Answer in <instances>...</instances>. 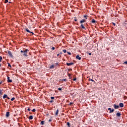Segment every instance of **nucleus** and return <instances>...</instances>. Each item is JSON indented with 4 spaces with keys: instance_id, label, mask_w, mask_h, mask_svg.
<instances>
[{
    "instance_id": "obj_24",
    "label": "nucleus",
    "mask_w": 127,
    "mask_h": 127,
    "mask_svg": "<svg viewBox=\"0 0 127 127\" xmlns=\"http://www.w3.org/2000/svg\"><path fill=\"white\" fill-rule=\"evenodd\" d=\"M89 81H91V82H94V80L93 79H92L91 78H89Z\"/></svg>"
},
{
    "instance_id": "obj_18",
    "label": "nucleus",
    "mask_w": 127,
    "mask_h": 127,
    "mask_svg": "<svg viewBox=\"0 0 127 127\" xmlns=\"http://www.w3.org/2000/svg\"><path fill=\"white\" fill-rule=\"evenodd\" d=\"M3 92H2V90H1V89H0V95H2Z\"/></svg>"
},
{
    "instance_id": "obj_46",
    "label": "nucleus",
    "mask_w": 127,
    "mask_h": 127,
    "mask_svg": "<svg viewBox=\"0 0 127 127\" xmlns=\"http://www.w3.org/2000/svg\"><path fill=\"white\" fill-rule=\"evenodd\" d=\"M1 66V64H0V67Z\"/></svg>"
},
{
    "instance_id": "obj_15",
    "label": "nucleus",
    "mask_w": 127,
    "mask_h": 127,
    "mask_svg": "<svg viewBox=\"0 0 127 127\" xmlns=\"http://www.w3.org/2000/svg\"><path fill=\"white\" fill-rule=\"evenodd\" d=\"M29 120H33V116H30L28 118Z\"/></svg>"
},
{
    "instance_id": "obj_29",
    "label": "nucleus",
    "mask_w": 127,
    "mask_h": 127,
    "mask_svg": "<svg viewBox=\"0 0 127 127\" xmlns=\"http://www.w3.org/2000/svg\"><path fill=\"white\" fill-rule=\"evenodd\" d=\"M8 2V0H5V3Z\"/></svg>"
},
{
    "instance_id": "obj_17",
    "label": "nucleus",
    "mask_w": 127,
    "mask_h": 127,
    "mask_svg": "<svg viewBox=\"0 0 127 127\" xmlns=\"http://www.w3.org/2000/svg\"><path fill=\"white\" fill-rule=\"evenodd\" d=\"M53 68H54V65H52L50 66V69H53Z\"/></svg>"
},
{
    "instance_id": "obj_25",
    "label": "nucleus",
    "mask_w": 127,
    "mask_h": 127,
    "mask_svg": "<svg viewBox=\"0 0 127 127\" xmlns=\"http://www.w3.org/2000/svg\"><path fill=\"white\" fill-rule=\"evenodd\" d=\"M63 51L64 53H66V52H67V51L66 50H63Z\"/></svg>"
},
{
    "instance_id": "obj_9",
    "label": "nucleus",
    "mask_w": 127,
    "mask_h": 127,
    "mask_svg": "<svg viewBox=\"0 0 127 127\" xmlns=\"http://www.w3.org/2000/svg\"><path fill=\"white\" fill-rule=\"evenodd\" d=\"M114 108L115 109H119V108H120V106L119 105H116V104H114Z\"/></svg>"
},
{
    "instance_id": "obj_31",
    "label": "nucleus",
    "mask_w": 127,
    "mask_h": 127,
    "mask_svg": "<svg viewBox=\"0 0 127 127\" xmlns=\"http://www.w3.org/2000/svg\"><path fill=\"white\" fill-rule=\"evenodd\" d=\"M67 53L68 55H71V53L67 52Z\"/></svg>"
},
{
    "instance_id": "obj_23",
    "label": "nucleus",
    "mask_w": 127,
    "mask_h": 127,
    "mask_svg": "<svg viewBox=\"0 0 127 127\" xmlns=\"http://www.w3.org/2000/svg\"><path fill=\"white\" fill-rule=\"evenodd\" d=\"M1 60H2V57L0 56V62H1Z\"/></svg>"
},
{
    "instance_id": "obj_42",
    "label": "nucleus",
    "mask_w": 127,
    "mask_h": 127,
    "mask_svg": "<svg viewBox=\"0 0 127 127\" xmlns=\"http://www.w3.org/2000/svg\"><path fill=\"white\" fill-rule=\"evenodd\" d=\"M77 21V20L76 18L74 19V21Z\"/></svg>"
},
{
    "instance_id": "obj_10",
    "label": "nucleus",
    "mask_w": 127,
    "mask_h": 127,
    "mask_svg": "<svg viewBox=\"0 0 127 127\" xmlns=\"http://www.w3.org/2000/svg\"><path fill=\"white\" fill-rule=\"evenodd\" d=\"M119 106H120V108H124V103H120L119 104Z\"/></svg>"
},
{
    "instance_id": "obj_37",
    "label": "nucleus",
    "mask_w": 127,
    "mask_h": 127,
    "mask_svg": "<svg viewBox=\"0 0 127 127\" xmlns=\"http://www.w3.org/2000/svg\"><path fill=\"white\" fill-rule=\"evenodd\" d=\"M112 24H113V25H114V26H116V23L113 22V23H112Z\"/></svg>"
},
{
    "instance_id": "obj_38",
    "label": "nucleus",
    "mask_w": 127,
    "mask_h": 127,
    "mask_svg": "<svg viewBox=\"0 0 127 127\" xmlns=\"http://www.w3.org/2000/svg\"><path fill=\"white\" fill-rule=\"evenodd\" d=\"M27 111H28L29 112H30L31 110L29 108H28Z\"/></svg>"
},
{
    "instance_id": "obj_2",
    "label": "nucleus",
    "mask_w": 127,
    "mask_h": 127,
    "mask_svg": "<svg viewBox=\"0 0 127 127\" xmlns=\"http://www.w3.org/2000/svg\"><path fill=\"white\" fill-rule=\"evenodd\" d=\"M84 22H86V20L85 19H82L80 21V23H81V27L83 29H85V27L84 26V25H83V23Z\"/></svg>"
},
{
    "instance_id": "obj_21",
    "label": "nucleus",
    "mask_w": 127,
    "mask_h": 127,
    "mask_svg": "<svg viewBox=\"0 0 127 127\" xmlns=\"http://www.w3.org/2000/svg\"><path fill=\"white\" fill-rule=\"evenodd\" d=\"M14 100H15V98L13 97L11 99V101H14Z\"/></svg>"
},
{
    "instance_id": "obj_20",
    "label": "nucleus",
    "mask_w": 127,
    "mask_h": 127,
    "mask_svg": "<svg viewBox=\"0 0 127 127\" xmlns=\"http://www.w3.org/2000/svg\"><path fill=\"white\" fill-rule=\"evenodd\" d=\"M127 96H124V100H127Z\"/></svg>"
},
{
    "instance_id": "obj_44",
    "label": "nucleus",
    "mask_w": 127,
    "mask_h": 127,
    "mask_svg": "<svg viewBox=\"0 0 127 127\" xmlns=\"http://www.w3.org/2000/svg\"><path fill=\"white\" fill-rule=\"evenodd\" d=\"M56 65H58V63H56Z\"/></svg>"
},
{
    "instance_id": "obj_27",
    "label": "nucleus",
    "mask_w": 127,
    "mask_h": 127,
    "mask_svg": "<svg viewBox=\"0 0 127 127\" xmlns=\"http://www.w3.org/2000/svg\"><path fill=\"white\" fill-rule=\"evenodd\" d=\"M32 112H36V110H35V109H33L32 110Z\"/></svg>"
},
{
    "instance_id": "obj_36",
    "label": "nucleus",
    "mask_w": 127,
    "mask_h": 127,
    "mask_svg": "<svg viewBox=\"0 0 127 127\" xmlns=\"http://www.w3.org/2000/svg\"><path fill=\"white\" fill-rule=\"evenodd\" d=\"M84 17L86 19H87V15H85L84 16Z\"/></svg>"
},
{
    "instance_id": "obj_32",
    "label": "nucleus",
    "mask_w": 127,
    "mask_h": 127,
    "mask_svg": "<svg viewBox=\"0 0 127 127\" xmlns=\"http://www.w3.org/2000/svg\"><path fill=\"white\" fill-rule=\"evenodd\" d=\"M62 81H64L66 82V81H67V79L65 78L62 80Z\"/></svg>"
},
{
    "instance_id": "obj_4",
    "label": "nucleus",
    "mask_w": 127,
    "mask_h": 127,
    "mask_svg": "<svg viewBox=\"0 0 127 127\" xmlns=\"http://www.w3.org/2000/svg\"><path fill=\"white\" fill-rule=\"evenodd\" d=\"M108 111H110L109 112L110 114H112V113H114V111H115V110L112 109V108H108Z\"/></svg>"
},
{
    "instance_id": "obj_47",
    "label": "nucleus",
    "mask_w": 127,
    "mask_h": 127,
    "mask_svg": "<svg viewBox=\"0 0 127 127\" xmlns=\"http://www.w3.org/2000/svg\"><path fill=\"white\" fill-rule=\"evenodd\" d=\"M70 74H69V76H70Z\"/></svg>"
},
{
    "instance_id": "obj_11",
    "label": "nucleus",
    "mask_w": 127,
    "mask_h": 127,
    "mask_svg": "<svg viewBox=\"0 0 127 127\" xmlns=\"http://www.w3.org/2000/svg\"><path fill=\"white\" fill-rule=\"evenodd\" d=\"M76 59H78V60H81V57H80V56H79V55H77L76 56Z\"/></svg>"
},
{
    "instance_id": "obj_39",
    "label": "nucleus",
    "mask_w": 127,
    "mask_h": 127,
    "mask_svg": "<svg viewBox=\"0 0 127 127\" xmlns=\"http://www.w3.org/2000/svg\"><path fill=\"white\" fill-rule=\"evenodd\" d=\"M88 55H90V56H91V55H92V53H88Z\"/></svg>"
},
{
    "instance_id": "obj_5",
    "label": "nucleus",
    "mask_w": 127,
    "mask_h": 127,
    "mask_svg": "<svg viewBox=\"0 0 127 127\" xmlns=\"http://www.w3.org/2000/svg\"><path fill=\"white\" fill-rule=\"evenodd\" d=\"M6 98V99H7L8 100H10V98H9V97H8L7 96V95L6 94H4L3 96V99H5Z\"/></svg>"
},
{
    "instance_id": "obj_13",
    "label": "nucleus",
    "mask_w": 127,
    "mask_h": 127,
    "mask_svg": "<svg viewBox=\"0 0 127 127\" xmlns=\"http://www.w3.org/2000/svg\"><path fill=\"white\" fill-rule=\"evenodd\" d=\"M59 113V110L57 109V111H56V113L55 114L56 116H58Z\"/></svg>"
},
{
    "instance_id": "obj_14",
    "label": "nucleus",
    "mask_w": 127,
    "mask_h": 127,
    "mask_svg": "<svg viewBox=\"0 0 127 127\" xmlns=\"http://www.w3.org/2000/svg\"><path fill=\"white\" fill-rule=\"evenodd\" d=\"M6 117H9V112H7L6 113Z\"/></svg>"
},
{
    "instance_id": "obj_40",
    "label": "nucleus",
    "mask_w": 127,
    "mask_h": 127,
    "mask_svg": "<svg viewBox=\"0 0 127 127\" xmlns=\"http://www.w3.org/2000/svg\"><path fill=\"white\" fill-rule=\"evenodd\" d=\"M60 55V54H57V57H59Z\"/></svg>"
},
{
    "instance_id": "obj_45",
    "label": "nucleus",
    "mask_w": 127,
    "mask_h": 127,
    "mask_svg": "<svg viewBox=\"0 0 127 127\" xmlns=\"http://www.w3.org/2000/svg\"><path fill=\"white\" fill-rule=\"evenodd\" d=\"M62 54V53H60V54Z\"/></svg>"
},
{
    "instance_id": "obj_28",
    "label": "nucleus",
    "mask_w": 127,
    "mask_h": 127,
    "mask_svg": "<svg viewBox=\"0 0 127 127\" xmlns=\"http://www.w3.org/2000/svg\"><path fill=\"white\" fill-rule=\"evenodd\" d=\"M58 90H59V91H62V88H59Z\"/></svg>"
},
{
    "instance_id": "obj_30",
    "label": "nucleus",
    "mask_w": 127,
    "mask_h": 127,
    "mask_svg": "<svg viewBox=\"0 0 127 127\" xmlns=\"http://www.w3.org/2000/svg\"><path fill=\"white\" fill-rule=\"evenodd\" d=\"M71 105H73V103L70 102V103L68 104V106H71Z\"/></svg>"
},
{
    "instance_id": "obj_22",
    "label": "nucleus",
    "mask_w": 127,
    "mask_h": 127,
    "mask_svg": "<svg viewBox=\"0 0 127 127\" xmlns=\"http://www.w3.org/2000/svg\"><path fill=\"white\" fill-rule=\"evenodd\" d=\"M67 125L68 126V127H70V123L67 122Z\"/></svg>"
},
{
    "instance_id": "obj_41",
    "label": "nucleus",
    "mask_w": 127,
    "mask_h": 127,
    "mask_svg": "<svg viewBox=\"0 0 127 127\" xmlns=\"http://www.w3.org/2000/svg\"><path fill=\"white\" fill-rule=\"evenodd\" d=\"M2 83V81H1L0 82V85H1Z\"/></svg>"
},
{
    "instance_id": "obj_12",
    "label": "nucleus",
    "mask_w": 127,
    "mask_h": 127,
    "mask_svg": "<svg viewBox=\"0 0 127 127\" xmlns=\"http://www.w3.org/2000/svg\"><path fill=\"white\" fill-rule=\"evenodd\" d=\"M91 22L92 23H97V21L93 19L92 20Z\"/></svg>"
},
{
    "instance_id": "obj_6",
    "label": "nucleus",
    "mask_w": 127,
    "mask_h": 127,
    "mask_svg": "<svg viewBox=\"0 0 127 127\" xmlns=\"http://www.w3.org/2000/svg\"><path fill=\"white\" fill-rule=\"evenodd\" d=\"M8 54L12 58L13 57V56L12 55V54L11 53V52L10 51H8Z\"/></svg>"
},
{
    "instance_id": "obj_35",
    "label": "nucleus",
    "mask_w": 127,
    "mask_h": 127,
    "mask_svg": "<svg viewBox=\"0 0 127 127\" xmlns=\"http://www.w3.org/2000/svg\"><path fill=\"white\" fill-rule=\"evenodd\" d=\"M49 122L50 123H51V122H52V119H49Z\"/></svg>"
},
{
    "instance_id": "obj_26",
    "label": "nucleus",
    "mask_w": 127,
    "mask_h": 127,
    "mask_svg": "<svg viewBox=\"0 0 127 127\" xmlns=\"http://www.w3.org/2000/svg\"><path fill=\"white\" fill-rule=\"evenodd\" d=\"M8 67H10V68H11V65H10V64L8 63Z\"/></svg>"
},
{
    "instance_id": "obj_8",
    "label": "nucleus",
    "mask_w": 127,
    "mask_h": 127,
    "mask_svg": "<svg viewBox=\"0 0 127 127\" xmlns=\"http://www.w3.org/2000/svg\"><path fill=\"white\" fill-rule=\"evenodd\" d=\"M9 79H10L9 76H7V80H8L7 82H8V83H11L12 82V80Z\"/></svg>"
},
{
    "instance_id": "obj_19",
    "label": "nucleus",
    "mask_w": 127,
    "mask_h": 127,
    "mask_svg": "<svg viewBox=\"0 0 127 127\" xmlns=\"http://www.w3.org/2000/svg\"><path fill=\"white\" fill-rule=\"evenodd\" d=\"M44 123H45V121H41V125H44Z\"/></svg>"
},
{
    "instance_id": "obj_43",
    "label": "nucleus",
    "mask_w": 127,
    "mask_h": 127,
    "mask_svg": "<svg viewBox=\"0 0 127 127\" xmlns=\"http://www.w3.org/2000/svg\"><path fill=\"white\" fill-rule=\"evenodd\" d=\"M73 81H76V78H74Z\"/></svg>"
},
{
    "instance_id": "obj_3",
    "label": "nucleus",
    "mask_w": 127,
    "mask_h": 127,
    "mask_svg": "<svg viewBox=\"0 0 127 127\" xmlns=\"http://www.w3.org/2000/svg\"><path fill=\"white\" fill-rule=\"evenodd\" d=\"M26 31H27V32H28L29 33H32V35H34V33L31 32L30 31H29V30L28 29V28H26L25 29Z\"/></svg>"
},
{
    "instance_id": "obj_33",
    "label": "nucleus",
    "mask_w": 127,
    "mask_h": 127,
    "mask_svg": "<svg viewBox=\"0 0 127 127\" xmlns=\"http://www.w3.org/2000/svg\"><path fill=\"white\" fill-rule=\"evenodd\" d=\"M51 99L52 100H54L55 97H51Z\"/></svg>"
},
{
    "instance_id": "obj_7",
    "label": "nucleus",
    "mask_w": 127,
    "mask_h": 127,
    "mask_svg": "<svg viewBox=\"0 0 127 127\" xmlns=\"http://www.w3.org/2000/svg\"><path fill=\"white\" fill-rule=\"evenodd\" d=\"M66 65H67V66H71V65H74V63H66Z\"/></svg>"
},
{
    "instance_id": "obj_1",
    "label": "nucleus",
    "mask_w": 127,
    "mask_h": 127,
    "mask_svg": "<svg viewBox=\"0 0 127 127\" xmlns=\"http://www.w3.org/2000/svg\"><path fill=\"white\" fill-rule=\"evenodd\" d=\"M29 51V50L27 49H25V50L24 51H22L21 50V53H24L23 54V56H27V52Z\"/></svg>"
},
{
    "instance_id": "obj_34",
    "label": "nucleus",
    "mask_w": 127,
    "mask_h": 127,
    "mask_svg": "<svg viewBox=\"0 0 127 127\" xmlns=\"http://www.w3.org/2000/svg\"><path fill=\"white\" fill-rule=\"evenodd\" d=\"M52 50H55V47H52Z\"/></svg>"
},
{
    "instance_id": "obj_16",
    "label": "nucleus",
    "mask_w": 127,
    "mask_h": 127,
    "mask_svg": "<svg viewBox=\"0 0 127 127\" xmlns=\"http://www.w3.org/2000/svg\"><path fill=\"white\" fill-rule=\"evenodd\" d=\"M121 113H117V114H116V116H117V117H121Z\"/></svg>"
}]
</instances>
